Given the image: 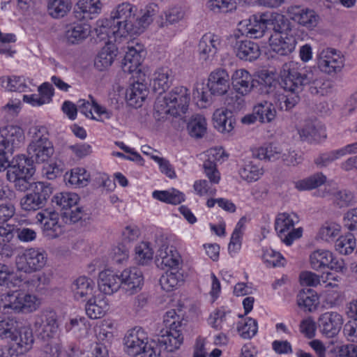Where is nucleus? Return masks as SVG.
Wrapping results in <instances>:
<instances>
[{
  "label": "nucleus",
  "mask_w": 357,
  "mask_h": 357,
  "mask_svg": "<svg viewBox=\"0 0 357 357\" xmlns=\"http://www.w3.org/2000/svg\"><path fill=\"white\" fill-rule=\"evenodd\" d=\"M20 290L10 291L0 296V312L3 314L20 313Z\"/></svg>",
  "instance_id": "nucleus-37"
},
{
  "label": "nucleus",
  "mask_w": 357,
  "mask_h": 357,
  "mask_svg": "<svg viewBox=\"0 0 357 357\" xmlns=\"http://www.w3.org/2000/svg\"><path fill=\"white\" fill-rule=\"evenodd\" d=\"M100 0H79L75 5V13L77 18H90L98 15L102 9Z\"/></svg>",
  "instance_id": "nucleus-39"
},
{
  "label": "nucleus",
  "mask_w": 357,
  "mask_h": 357,
  "mask_svg": "<svg viewBox=\"0 0 357 357\" xmlns=\"http://www.w3.org/2000/svg\"><path fill=\"white\" fill-rule=\"evenodd\" d=\"M149 94V90L145 84L135 82L127 89L126 98L128 104L134 107H141Z\"/></svg>",
  "instance_id": "nucleus-38"
},
{
  "label": "nucleus",
  "mask_w": 357,
  "mask_h": 357,
  "mask_svg": "<svg viewBox=\"0 0 357 357\" xmlns=\"http://www.w3.org/2000/svg\"><path fill=\"white\" fill-rule=\"evenodd\" d=\"M64 179L66 183L73 188H84L90 181V174L83 167H75L66 172Z\"/></svg>",
  "instance_id": "nucleus-42"
},
{
  "label": "nucleus",
  "mask_w": 357,
  "mask_h": 357,
  "mask_svg": "<svg viewBox=\"0 0 357 357\" xmlns=\"http://www.w3.org/2000/svg\"><path fill=\"white\" fill-rule=\"evenodd\" d=\"M264 174L262 167L252 161L246 162L240 169L239 175L242 179L247 182H255Z\"/></svg>",
  "instance_id": "nucleus-47"
},
{
  "label": "nucleus",
  "mask_w": 357,
  "mask_h": 357,
  "mask_svg": "<svg viewBox=\"0 0 357 357\" xmlns=\"http://www.w3.org/2000/svg\"><path fill=\"white\" fill-rule=\"evenodd\" d=\"M137 8L128 2L118 5L112 13L109 19L98 20L95 29L97 36L101 39L106 38L111 43L112 38L126 37L130 34L133 29Z\"/></svg>",
  "instance_id": "nucleus-2"
},
{
  "label": "nucleus",
  "mask_w": 357,
  "mask_h": 357,
  "mask_svg": "<svg viewBox=\"0 0 357 357\" xmlns=\"http://www.w3.org/2000/svg\"><path fill=\"white\" fill-rule=\"evenodd\" d=\"M156 257L158 265L162 269L169 268L172 270H177L182 262L181 257L176 248L167 243L161 245L157 252Z\"/></svg>",
  "instance_id": "nucleus-22"
},
{
  "label": "nucleus",
  "mask_w": 357,
  "mask_h": 357,
  "mask_svg": "<svg viewBox=\"0 0 357 357\" xmlns=\"http://www.w3.org/2000/svg\"><path fill=\"white\" fill-rule=\"evenodd\" d=\"M326 177L321 172L294 182V187L299 191L310 190L324 184Z\"/></svg>",
  "instance_id": "nucleus-46"
},
{
  "label": "nucleus",
  "mask_w": 357,
  "mask_h": 357,
  "mask_svg": "<svg viewBox=\"0 0 357 357\" xmlns=\"http://www.w3.org/2000/svg\"><path fill=\"white\" fill-rule=\"evenodd\" d=\"M356 247V238L351 233L340 236L335 242V250L344 255L352 253Z\"/></svg>",
  "instance_id": "nucleus-58"
},
{
  "label": "nucleus",
  "mask_w": 357,
  "mask_h": 357,
  "mask_svg": "<svg viewBox=\"0 0 357 357\" xmlns=\"http://www.w3.org/2000/svg\"><path fill=\"white\" fill-rule=\"evenodd\" d=\"M340 226L335 222H326L320 228L318 236L321 240L330 242L333 241L340 234Z\"/></svg>",
  "instance_id": "nucleus-61"
},
{
  "label": "nucleus",
  "mask_w": 357,
  "mask_h": 357,
  "mask_svg": "<svg viewBox=\"0 0 357 357\" xmlns=\"http://www.w3.org/2000/svg\"><path fill=\"white\" fill-rule=\"evenodd\" d=\"M282 92L275 95L274 102L281 110H289L300 101V94L305 85H310L312 93L323 95L324 79L312 70L299 71L293 62L284 63L280 71Z\"/></svg>",
  "instance_id": "nucleus-1"
},
{
  "label": "nucleus",
  "mask_w": 357,
  "mask_h": 357,
  "mask_svg": "<svg viewBox=\"0 0 357 357\" xmlns=\"http://www.w3.org/2000/svg\"><path fill=\"white\" fill-rule=\"evenodd\" d=\"M119 275L121 289L129 295H132L142 289L144 276L138 268H125Z\"/></svg>",
  "instance_id": "nucleus-19"
},
{
  "label": "nucleus",
  "mask_w": 357,
  "mask_h": 357,
  "mask_svg": "<svg viewBox=\"0 0 357 357\" xmlns=\"http://www.w3.org/2000/svg\"><path fill=\"white\" fill-rule=\"evenodd\" d=\"M153 250L151 243L142 241L135 248V259L140 265H146L153 259Z\"/></svg>",
  "instance_id": "nucleus-53"
},
{
  "label": "nucleus",
  "mask_w": 357,
  "mask_h": 357,
  "mask_svg": "<svg viewBox=\"0 0 357 357\" xmlns=\"http://www.w3.org/2000/svg\"><path fill=\"white\" fill-rule=\"evenodd\" d=\"M301 138L309 142H319L326 137L324 127L317 121H306L298 130Z\"/></svg>",
  "instance_id": "nucleus-26"
},
{
  "label": "nucleus",
  "mask_w": 357,
  "mask_h": 357,
  "mask_svg": "<svg viewBox=\"0 0 357 357\" xmlns=\"http://www.w3.org/2000/svg\"><path fill=\"white\" fill-rule=\"evenodd\" d=\"M254 114L261 123H271L276 116V110L273 103L268 101H262L256 105L253 108Z\"/></svg>",
  "instance_id": "nucleus-44"
},
{
  "label": "nucleus",
  "mask_w": 357,
  "mask_h": 357,
  "mask_svg": "<svg viewBox=\"0 0 357 357\" xmlns=\"http://www.w3.org/2000/svg\"><path fill=\"white\" fill-rule=\"evenodd\" d=\"M299 221L294 213H282L278 215L275 221V229L281 241L287 245L292 244L294 241L302 236L303 229H294L295 224Z\"/></svg>",
  "instance_id": "nucleus-9"
},
{
  "label": "nucleus",
  "mask_w": 357,
  "mask_h": 357,
  "mask_svg": "<svg viewBox=\"0 0 357 357\" xmlns=\"http://www.w3.org/2000/svg\"><path fill=\"white\" fill-rule=\"evenodd\" d=\"M230 42L236 56L241 60L252 61L257 59L261 50L257 43L249 40H242L238 33H234L230 38Z\"/></svg>",
  "instance_id": "nucleus-14"
},
{
  "label": "nucleus",
  "mask_w": 357,
  "mask_h": 357,
  "mask_svg": "<svg viewBox=\"0 0 357 357\" xmlns=\"http://www.w3.org/2000/svg\"><path fill=\"white\" fill-rule=\"evenodd\" d=\"M297 44L295 31L284 32L282 34L273 33L269 38L271 49L281 56L291 54Z\"/></svg>",
  "instance_id": "nucleus-17"
},
{
  "label": "nucleus",
  "mask_w": 357,
  "mask_h": 357,
  "mask_svg": "<svg viewBox=\"0 0 357 357\" xmlns=\"http://www.w3.org/2000/svg\"><path fill=\"white\" fill-rule=\"evenodd\" d=\"M25 139L23 129L15 125H7L0 128V172L8 165L7 154H13L15 150L24 144Z\"/></svg>",
  "instance_id": "nucleus-5"
},
{
  "label": "nucleus",
  "mask_w": 357,
  "mask_h": 357,
  "mask_svg": "<svg viewBox=\"0 0 357 357\" xmlns=\"http://www.w3.org/2000/svg\"><path fill=\"white\" fill-rule=\"evenodd\" d=\"M117 49L113 44L107 43L97 54L94 59V67L99 71L107 70L114 61Z\"/></svg>",
  "instance_id": "nucleus-34"
},
{
  "label": "nucleus",
  "mask_w": 357,
  "mask_h": 357,
  "mask_svg": "<svg viewBox=\"0 0 357 357\" xmlns=\"http://www.w3.org/2000/svg\"><path fill=\"white\" fill-rule=\"evenodd\" d=\"M333 201L340 208L347 207L354 202V196L349 190H338L333 193Z\"/></svg>",
  "instance_id": "nucleus-64"
},
{
  "label": "nucleus",
  "mask_w": 357,
  "mask_h": 357,
  "mask_svg": "<svg viewBox=\"0 0 357 357\" xmlns=\"http://www.w3.org/2000/svg\"><path fill=\"white\" fill-rule=\"evenodd\" d=\"M187 129L189 135L194 138H202L207 130L206 119L200 114L193 115L188 123Z\"/></svg>",
  "instance_id": "nucleus-48"
},
{
  "label": "nucleus",
  "mask_w": 357,
  "mask_h": 357,
  "mask_svg": "<svg viewBox=\"0 0 357 357\" xmlns=\"http://www.w3.org/2000/svg\"><path fill=\"white\" fill-rule=\"evenodd\" d=\"M36 220L43 225L44 235L50 239L59 237L63 228L59 222L58 213L51 210H43L36 215Z\"/></svg>",
  "instance_id": "nucleus-13"
},
{
  "label": "nucleus",
  "mask_w": 357,
  "mask_h": 357,
  "mask_svg": "<svg viewBox=\"0 0 357 357\" xmlns=\"http://www.w3.org/2000/svg\"><path fill=\"white\" fill-rule=\"evenodd\" d=\"M209 158L204 161L203 167L206 176L211 183H218L220 179V173L217 169L215 160H220L224 151L222 149H211L208 151Z\"/></svg>",
  "instance_id": "nucleus-33"
},
{
  "label": "nucleus",
  "mask_w": 357,
  "mask_h": 357,
  "mask_svg": "<svg viewBox=\"0 0 357 357\" xmlns=\"http://www.w3.org/2000/svg\"><path fill=\"white\" fill-rule=\"evenodd\" d=\"M245 218H241L237 222L231 236L229 244V251H236L240 249L241 245V238L245 229Z\"/></svg>",
  "instance_id": "nucleus-62"
},
{
  "label": "nucleus",
  "mask_w": 357,
  "mask_h": 357,
  "mask_svg": "<svg viewBox=\"0 0 357 357\" xmlns=\"http://www.w3.org/2000/svg\"><path fill=\"white\" fill-rule=\"evenodd\" d=\"M282 149L276 144H266L259 147L256 152L257 157L260 160L274 161L282 157Z\"/></svg>",
  "instance_id": "nucleus-54"
},
{
  "label": "nucleus",
  "mask_w": 357,
  "mask_h": 357,
  "mask_svg": "<svg viewBox=\"0 0 357 357\" xmlns=\"http://www.w3.org/2000/svg\"><path fill=\"white\" fill-rule=\"evenodd\" d=\"M33 139L28 146L27 152L32 161L43 163L53 155L54 149L48 138V131L45 126H36L31 129Z\"/></svg>",
  "instance_id": "nucleus-6"
},
{
  "label": "nucleus",
  "mask_w": 357,
  "mask_h": 357,
  "mask_svg": "<svg viewBox=\"0 0 357 357\" xmlns=\"http://www.w3.org/2000/svg\"><path fill=\"white\" fill-rule=\"evenodd\" d=\"M342 324V317L337 312H324L318 319L319 330L327 337L336 336L339 333Z\"/></svg>",
  "instance_id": "nucleus-21"
},
{
  "label": "nucleus",
  "mask_w": 357,
  "mask_h": 357,
  "mask_svg": "<svg viewBox=\"0 0 357 357\" xmlns=\"http://www.w3.org/2000/svg\"><path fill=\"white\" fill-rule=\"evenodd\" d=\"M77 194L70 192H62L54 195L52 202L61 210H67L75 206L79 202Z\"/></svg>",
  "instance_id": "nucleus-49"
},
{
  "label": "nucleus",
  "mask_w": 357,
  "mask_h": 357,
  "mask_svg": "<svg viewBox=\"0 0 357 357\" xmlns=\"http://www.w3.org/2000/svg\"><path fill=\"white\" fill-rule=\"evenodd\" d=\"M98 288L107 295L117 291L121 288L120 275L109 269L101 271L99 274Z\"/></svg>",
  "instance_id": "nucleus-29"
},
{
  "label": "nucleus",
  "mask_w": 357,
  "mask_h": 357,
  "mask_svg": "<svg viewBox=\"0 0 357 357\" xmlns=\"http://www.w3.org/2000/svg\"><path fill=\"white\" fill-rule=\"evenodd\" d=\"M187 15V9L185 7L176 6L165 10L161 15L158 26L160 28L168 29L169 26H176L183 21Z\"/></svg>",
  "instance_id": "nucleus-36"
},
{
  "label": "nucleus",
  "mask_w": 357,
  "mask_h": 357,
  "mask_svg": "<svg viewBox=\"0 0 357 357\" xmlns=\"http://www.w3.org/2000/svg\"><path fill=\"white\" fill-rule=\"evenodd\" d=\"M152 197L160 202L174 205L184 201V195L174 188L167 190H154L152 192Z\"/></svg>",
  "instance_id": "nucleus-51"
},
{
  "label": "nucleus",
  "mask_w": 357,
  "mask_h": 357,
  "mask_svg": "<svg viewBox=\"0 0 357 357\" xmlns=\"http://www.w3.org/2000/svg\"><path fill=\"white\" fill-rule=\"evenodd\" d=\"M71 6L70 0H52L48 4V11L53 17L59 18L65 16Z\"/></svg>",
  "instance_id": "nucleus-59"
},
{
  "label": "nucleus",
  "mask_w": 357,
  "mask_h": 357,
  "mask_svg": "<svg viewBox=\"0 0 357 357\" xmlns=\"http://www.w3.org/2000/svg\"><path fill=\"white\" fill-rule=\"evenodd\" d=\"M173 78V72L169 68L165 66L157 68L153 75V89L161 94L170 87Z\"/></svg>",
  "instance_id": "nucleus-35"
},
{
  "label": "nucleus",
  "mask_w": 357,
  "mask_h": 357,
  "mask_svg": "<svg viewBox=\"0 0 357 357\" xmlns=\"http://www.w3.org/2000/svg\"><path fill=\"white\" fill-rule=\"evenodd\" d=\"M221 45L219 36L212 33H205L199 40L198 48L199 54L204 60L214 56Z\"/></svg>",
  "instance_id": "nucleus-30"
},
{
  "label": "nucleus",
  "mask_w": 357,
  "mask_h": 357,
  "mask_svg": "<svg viewBox=\"0 0 357 357\" xmlns=\"http://www.w3.org/2000/svg\"><path fill=\"white\" fill-rule=\"evenodd\" d=\"M230 77L227 71L218 68L212 71L208 78L207 87L211 94L222 96L229 89Z\"/></svg>",
  "instance_id": "nucleus-23"
},
{
  "label": "nucleus",
  "mask_w": 357,
  "mask_h": 357,
  "mask_svg": "<svg viewBox=\"0 0 357 357\" xmlns=\"http://www.w3.org/2000/svg\"><path fill=\"white\" fill-rule=\"evenodd\" d=\"M266 29L271 26L274 33L282 34L284 32H290L294 30L289 20L283 15L278 13H264Z\"/></svg>",
  "instance_id": "nucleus-40"
},
{
  "label": "nucleus",
  "mask_w": 357,
  "mask_h": 357,
  "mask_svg": "<svg viewBox=\"0 0 357 357\" xmlns=\"http://www.w3.org/2000/svg\"><path fill=\"white\" fill-rule=\"evenodd\" d=\"M0 85L6 91L22 93L31 91L29 86L33 84L32 79L13 75L1 76L0 77Z\"/></svg>",
  "instance_id": "nucleus-27"
},
{
  "label": "nucleus",
  "mask_w": 357,
  "mask_h": 357,
  "mask_svg": "<svg viewBox=\"0 0 357 357\" xmlns=\"http://www.w3.org/2000/svg\"><path fill=\"white\" fill-rule=\"evenodd\" d=\"M9 340L13 342L12 349L17 356L29 352L34 343L32 330L27 326H15V331L13 332V335Z\"/></svg>",
  "instance_id": "nucleus-18"
},
{
  "label": "nucleus",
  "mask_w": 357,
  "mask_h": 357,
  "mask_svg": "<svg viewBox=\"0 0 357 357\" xmlns=\"http://www.w3.org/2000/svg\"><path fill=\"white\" fill-rule=\"evenodd\" d=\"M257 322L255 319L248 317L239 321L237 324V331L241 337L244 339H250L257 332Z\"/></svg>",
  "instance_id": "nucleus-60"
},
{
  "label": "nucleus",
  "mask_w": 357,
  "mask_h": 357,
  "mask_svg": "<svg viewBox=\"0 0 357 357\" xmlns=\"http://www.w3.org/2000/svg\"><path fill=\"white\" fill-rule=\"evenodd\" d=\"M208 324L217 331L223 330L225 326H231L229 323V314L223 309H217L211 312L208 319Z\"/></svg>",
  "instance_id": "nucleus-55"
},
{
  "label": "nucleus",
  "mask_w": 357,
  "mask_h": 357,
  "mask_svg": "<svg viewBox=\"0 0 357 357\" xmlns=\"http://www.w3.org/2000/svg\"><path fill=\"white\" fill-rule=\"evenodd\" d=\"M298 305L305 310L312 312L317 308L319 303L318 297L310 289L300 291L297 296Z\"/></svg>",
  "instance_id": "nucleus-57"
},
{
  "label": "nucleus",
  "mask_w": 357,
  "mask_h": 357,
  "mask_svg": "<svg viewBox=\"0 0 357 357\" xmlns=\"http://www.w3.org/2000/svg\"><path fill=\"white\" fill-rule=\"evenodd\" d=\"M6 167L8 180H16L17 176L31 177L35 169L31 160L24 155H18Z\"/></svg>",
  "instance_id": "nucleus-20"
},
{
  "label": "nucleus",
  "mask_w": 357,
  "mask_h": 357,
  "mask_svg": "<svg viewBox=\"0 0 357 357\" xmlns=\"http://www.w3.org/2000/svg\"><path fill=\"white\" fill-rule=\"evenodd\" d=\"M20 313H31L40 305V299L34 294L20 290Z\"/></svg>",
  "instance_id": "nucleus-52"
},
{
  "label": "nucleus",
  "mask_w": 357,
  "mask_h": 357,
  "mask_svg": "<svg viewBox=\"0 0 357 357\" xmlns=\"http://www.w3.org/2000/svg\"><path fill=\"white\" fill-rule=\"evenodd\" d=\"M49 183L38 182L35 183L33 192L22 198L20 204L25 211H36L42 208L52 194Z\"/></svg>",
  "instance_id": "nucleus-11"
},
{
  "label": "nucleus",
  "mask_w": 357,
  "mask_h": 357,
  "mask_svg": "<svg viewBox=\"0 0 357 357\" xmlns=\"http://www.w3.org/2000/svg\"><path fill=\"white\" fill-rule=\"evenodd\" d=\"M180 328H167L165 333L161 335L158 339V347H164V349L169 352L178 349L183 341Z\"/></svg>",
  "instance_id": "nucleus-32"
},
{
  "label": "nucleus",
  "mask_w": 357,
  "mask_h": 357,
  "mask_svg": "<svg viewBox=\"0 0 357 357\" xmlns=\"http://www.w3.org/2000/svg\"><path fill=\"white\" fill-rule=\"evenodd\" d=\"M109 310L108 301L103 295L94 296L87 300L86 313L93 319L102 317Z\"/></svg>",
  "instance_id": "nucleus-31"
},
{
  "label": "nucleus",
  "mask_w": 357,
  "mask_h": 357,
  "mask_svg": "<svg viewBox=\"0 0 357 357\" xmlns=\"http://www.w3.org/2000/svg\"><path fill=\"white\" fill-rule=\"evenodd\" d=\"M34 328L43 340L53 337L58 332L57 315L51 310H45L35 316Z\"/></svg>",
  "instance_id": "nucleus-10"
},
{
  "label": "nucleus",
  "mask_w": 357,
  "mask_h": 357,
  "mask_svg": "<svg viewBox=\"0 0 357 357\" xmlns=\"http://www.w3.org/2000/svg\"><path fill=\"white\" fill-rule=\"evenodd\" d=\"M234 90L239 95L248 94L254 86V79L251 74L245 69L234 71L231 77Z\"/></svg>",
  "instance_id": "nucleus-25"
},
{
  "label": "nucleus",
  "mask_w": 357,
  "mask_h": 357,
  "mask_svg": "<svg viewBox=\"0 0 357 357\" xmlns=\"http://www.w3.org/2000/svg\"><path fill=\"white\" fill-rule=\"evenodd\" d=\"M265 17L266 15L263 13L259 15H254L241 20L238 24L237 30L234 33H238L239 37L245 36L250 38H261L266 31Z\"/></svg>",
  "instance_id": "nucleus-15"
},
{
  "label": "nucleus",
  "mask_w": 357,
  "mask_h": 357,
  "mask_svg": "<svg viewBox=\"0 0 357 357\" xmlns=\"http://www.w3.org/2000/svg\"><path fill=\"white\" fill-rule=\"evenodd\" d=\"M215 128L221 132H229L234 128V120L227 110L217 109L213 114Z\"/></svg>",
  "instance_id": "nucleus-45"
},
{
  "label": "nucleus",
  "mask_w": 357,
  "mask_h": 357,
  "mask_svg": "<svg viewBox=\"0 0 357 357\" xmlns=\"http://www.w3.org/2000/svg\"><path fill=\"white\" fill-rule=\"evenodd\" d=\"M142 54L143 50L140 45L137 44L136 47H128V51L126 52L123 61L125 66L130 64L128 67L129 71H132L141 63Z\"/></svg>",
  "instance_id": "nucleus-56"
},
{
  "label": "nucleus",
  "mask_w": 357,
  "mask_h": 357,
  "mask_svg": "<svg viewBox=\"0 0 357 357\" xmlns=\"http://www.w3.org/2000/svg\"><path fill=\"white\" fill-rule=\"evenodd\" d=\"M190 93L185 86L174 87L169 93L157 98L155 109L160 114L181 116L188 109Z\"/></svg>",
  "instance_id": "nucleus-4"
},
{
  "label": "nucleus",
  "mask_w": 357,
  "mask_h": 357,
  "mask_svg": "<svg viewBox=\"0 0 357 357\" xmlns=\"http://www.w3.org/2000/svg\"><path fill=\"white\" fill-rule=\"evenodd\" d=\"M208 88L204 83H198L193 89V97L197 100L198 104L202 107H205L206 104L211 102V93L208 91Z\"/></svg>",
  "instance_id": "nucleus-63"
},
{
  "label": "nucleus",
  "mask_w": 357,
  "mask_h": 357,
  "mask_svg": "<svg viewBox=\"0 0 357 357\" xmlns=\"http://www.w3.org/2000/svg\"><path fill=\"white\" fill-rule=\"evenodd\" d=\"M310 266L314 270H321L325 268L342 271L344 268V260L337 258L327 250H317L310 255Z\"/></svg>",
  "instance_id": "nucleus-12"
},
{
  "label": "nucleus",
  "mask_w": 357,
  "mask_h": 357,
  "mask_svg": "<svg viewBox=\"0 0 357 357\" xmlns=\"http://www.w3.org/2000/svg\"><path fill=\"white\" fill-rule=\"evenodd\" d=\"M71 288L77 301H85L94 296L95 283L87 277L82 276L76 279Z\"/></svg>",
  "instance_id": "nucleus-28"
},
{
  "label": "nucleus",
  "mask_w": 357,
  "mask_h": 357,
  "mask_svg": "<svg viewBox=\"0 0 357 357\" xmlns=\"http://www.w3.org/2000/svg\"><path fill=\"white\" fill-rule=\"evenodd\" d=\"M316 63L321 73L333 76L344 68L345 58L340 51L333 47H325L317 52Z\"/></svg>",
  "instance_id": "nucleus-7"
},
{
  "label": "nucleus",
  "mask_w": 357,
  "mask_h": 357,
  "mask_svg": "<svg viewBox=\"0 0 357 357\" xmlns=\"http://www.w3.org/2000/svg\"><path fill=\"white\" fill-rule=\"evenodd\" d=\"M183 282V275L178 269L167 271L160 279V285L166 291L176 289Z\"/></svg>",
  "instance_id": "nucleus-50"
},
{
  "label": "nucleus",
  "mask_w": 357,
  "mask_h": 357,
  "mask_svg": "<svg viewBox=\"0 0 357 357\" xmlns=\"http://www.w3.org/2000/svg\"><path fill=\"white\" fill-rule=\"evenodd\" d=\"M123 344L125 352L133 357H159L161 352L155 341L149 342L147 333L140 327H135L127 331Z\"/></svg>",
  "instance_id": "nucleus-3"
},
{
  "label": "nucleus",
  "mask_w": 357,
  "mask_h": 357,
  "mask_svg": "<svg viewBox=\"0 0 357 357\" xmlns=\"http://www.w3.org/2000/svg\"><path fill=\"white\" fill-rule=\"evenodd\" d=\"M90 328L89 321L82 316L70 317L64 325L65 331L78 340L87 337Z\"/></svg>",
  "instance_id": "nucleus-24"
},
{
  "label": "nucleus",
  "mask_w": 357,
  "mask_h": 357,
  "mask_svg": "<svg viewBox=\"0 0 357 357\" xmlns=\"http://www.w3.org/2000/svg\"><path fill=\"white\" fill-rule=\"evenodd\" d=\"M287 13L291 20L309 30L315 28L319 21V16L314 10L299 6H291Z\"/></svg>",
  "instance_id": "nucleus-16"
},
{
  "label": "nucleus",
  "mask_w": 357,
  "mask_h": 357,
  "mask_svg": "<svg viewBox=\"0 0 357 357\" xmlns=\"http://www.w3.org/2000/svg\"><path fill=\"white\" fill-rule=\"evenodd\" d=\"M47 256L41 248H31L17 255L15 266L17 271L32 273L40 271L46 264Z\"/></svg>",
  "instance_id": "nucleus-8"
},
{
  "label": "nucleus",
  "mask_w": 357,
  "mask_h": 357,
  "mask_svg": "<svg viewBox=\"0 0 357 357\" xmlns=\"http://www.w3.org/2000/svg\"><path fill=\"white\" fill-rule=\"evenodd\" d=\"M155 8L156 5H150L145 8L140 17L135 18L132 22L133 29H132L130 34L137 35L144 32L145 29L153 21V17L156 14Z\"/></svg>",
  "instance_id": "nucleus-43"
},
{
  "label": "nucleus",
  "mask_w": 357,
  "mask_h": 357,
  "mask_svg": "<svg viewBox=\"0 0 357 357\" xmlns=\"http://www.w3.org/2000/svg\"><path fill=\"white\" fill-rule=\"evenodd\" d=\"M91 33L88 24L74 22L67 26L66 37L72 44L79 43L85 40Z\"/></svg>",
  "instance_id": "nucleus-41"
}]
</instances>
